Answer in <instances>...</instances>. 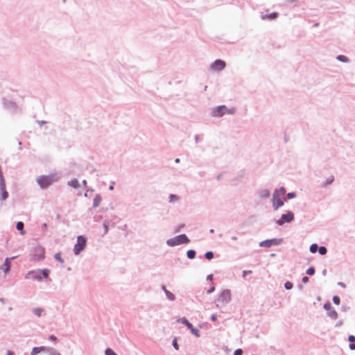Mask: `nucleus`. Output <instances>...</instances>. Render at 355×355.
<instances>
[{
  "instance_id": "obj_25",
  "label": "nucleus",
  "mask_w": 355,
  "mask_h": 355,
  "mask_svg": "<svg viewBox=\"0 0 355 355\" xmlns=\"http://www.w3.org/2000/svg\"><path fill=\"white\" fill-rule=\"evenodd\" d=\"M205 258H206V259H209V260H211V259H213V257H214V254H213V252H207L205 253Z\"/></svg>"
},
{
  "instance_id": "obj_8",
  "label": "nucleus",
  "mask_w": 355,
  "mask_h": 355,
  "mask_svg": "<svg viewBox=\"0 0 355 355\" xmlns=\"http://www.w3.org/2000/svg\"><path fill=\"white\" fill-rule=\"evenodd\" d=\"M231 300V292L230 290H225L221 292L218 301L222 304H227Z\"/></svg>"
},
{
  "instance_id": "obj_36",
  "label": "nucleus",
  "mask_w": 355,
  "mask_h": 355,
  "mask_svg": "<svg viewBox=\"0 0 355 355\" xmlns=\"http://www.w3.org/2000/svg\"><path fill=\"white\" fill-rule=\"evenodd\" d=\"M243 351L241 349H238L234 352V355H242Z\"/></svg>"
},
{
  "instance_id": "obj_26",
  "label": "nucleus",
  "mask_w": 355,
  "mask_h": 355,
  "mask_svg": "<svg viewBox=\"0 0 355 355\" xmlns=\"http://www.w3.org/2000/svg\"><path fill=\"white\" fill-rule=\"evenodd\" d=\"M319 253L322 255H324L327 253V249L324 246H321L318 248Z\"/></svg>"
},
{
  "instance_id": "obj_29",
  "label": "nucleus",
  "mask_w": 355,
  "mask_h": 355,
  "mask_svg": "<svg viewBox=\"0 0 355 355\" xmlns=\"http://www.w3.org/2000/svg\"><path fill=\"white\" fill-rule=\"evenodd\" d=\"M284 287L287 289V290H289V289H291L293 288V284L290 282H286L285 284H284Z\"/></svg>"
},
{
  "instance_id": "obj_15",
  "label": "nucleus",
  "mask_w": 355,
  "mask_h": 355,
  "mask_svg": "<svg viewBox=\"0 0 355 355\" xmlns=\"http://www.w3.org/2000/svg\"><path fill=\"white\" fill-rule=\"evenodd\" d=\"M349 341L351 343L349 345V348L352 350L355 349V336L353 335H351L349 336Z\"/></svg>"
},
{
  "instance_id": "obj_21",
  "label": "nucleus",
  "mask_w": 355,
  "mask_h": 355,
  "mask_svg": "<svg viewBox=\"0 0 355 355\" xmlns=\"http://www.w3.org/2000/svg\"><path fill=\"white\" fill-rule=\"evenodd\" d=\"M54 258L58 261L60 263H61L62 264H63L64 263V260L61 257V253L60 252H58L56 253L55 255H54Z\"/></svg>"
},
{
  "instance_id": "obj_6",
  "label": "nucleus",
  "mask_w": 355,
  "mask_h": 355,
  "mask_svg": "<svg viewBox=\"0 0 355 355\" xmlns=\"http://www.w3.org/2000/svg\"><path fill=\"white\" fill-rule=\"evenodd\" d=\"M87 238L85 236H78L77 238V243L74 245L73 251L76 254H80L87 245Z\"/></svg>"
},
{
  "instance_id": "obj_31",
  "label": "nucleus",
  "mask_w": 355,
  "mask_h": 355,
  "mask_svg": "<svg viewBox=\"0 0 355 355\" xmlns=\"http://www.w3.org/2000/svg\"><path fill=\"white\" fill-rule=\"evenodd\" d=\"M4 265L6 266V268H4V270L6 272H8L10 270V265H9V262H8V259H6Z\"/></svg>"
},
{
  "instance_id": "obj_28",
  "label": "nucleus",
  "mask_w": 355,
  "mask_h": 355,
  "mask_svg": "<svg viewBox=\"0 0 355 355\" xmlns=\"http://www.w3.org/2000/svg\"><path fill=\"white\" fill-rule=\"evenodd\" d=\"M105 355H117L112 349H107L105 350Z\"/></svg>"
},
{
  "instance_id": "obj_2",
  "label": "nucleus",
  "mask_w": 355,
  "mask_h": 355,
  "mask_svg": "<svg viewBox=\"0 0 355 355\" xmlns=\"http://www.w3.org/2000/svg\"><path fill=\"white\" fill-rule=\"evenodd\" d=\"M58 180L55 175H42L37 179V182L42 188H46Z\"/></svg>"
},
{
  "instance_id": "obj_42",
  "label": "nucleus",
  "mask_w": 355,
  "mask_h": 355,
  "mask_svg": "<svg viewBox=\"0 0 355 355\" xmlns=\"http://www.w3.org/2000/svg\"><path fill=\"white\" fill-rule=\"evenodd\" d=\"M251 272H252L251 270H248V271L244 270L243 272V276L246 275L247 274H250Z\"/></svg>"
},
{
  "instance_id": "obj_43",
  "label": "nucleus",
  "mask_w": 355,
  "mask_h": 355,
  "mask_svg": "<svg viewBox=\"0 0 355 355\" xmlns=\"http://www.w3.org/2000/svg\"><path fill=\"white\" fill-rule=\"evenodd\" d=\"M216 318H217L216 315H212L211 316V319L212 321H215L216 320Z\"/></svg>"
},
{
  "instance_id": "obj_45",
  "label": "nucleus",
  "mask_w": 355,
  "mask_h": 355,
  "mask_svg": "<svg viewBox=\"0 0 355 355\" xmlns=\"http://www.w3.org/2000/svg\"><path fill=\"white\" fill-rule=\"evenodd\" d=\"M265 245H266V241L260 243V246H265Z\"/></svg>"
},
{
  "instance_id": "obj_23",
  "label": "nucleus",
  "mask_w": 355,
  "mask_h": 355,
  "mask_svg": "<svg viewBox=\"0 0 355 355\" xmlns=\"http://www.w3.org/2000/svg\"><path fill=\"white\" fill-rule=\"evenodd\" d=\"M337 59L343 62H348V58L346 56L343 55H338Z\"/></svg>"
},
{
  "instance_id": "obj_32",
  "label": "nucleus",
  "mask_w": 355,
  "mask_h": 355,
  "mask_svg": "<svg viewBox=\"0 0 355 355\" xmlns=\"http://www.w3.org/2000/svg\"><path fill=\"white\" fill-rule=\"evenodd\" d=\"M169 198H170L169 201L171 202H173V200H178L179 199L178 196H177L176 195H173V194H171Z\"/></svg>"
},
{
  "instance_id": "obj_14",
  "label": "nucleus",
  "mask_w": 355,
  "mask_h": 355,
  "mask_svg": "<svg viewBox=\"0 0 355 355\" xmlns=\"http://www.w3.org/2000/svg\"><path fill=\"white\" fill-rule=\"evenodd\" d=\"M102 200V198L100 195H96L93 200V207H97L99 206Z\"/></svg>"
},
{
  "instance_id": "obj_19",
  "label": "nucleus",
  "mask_w": 355,
  "mask_h": 355,
  "mask_svg": "<svg viewBox=\"0 0 355 355\" xmlns=\"http://www.w3.org/2000/svg\"><path fill=\"white\" fill-rule=\"evenodd\" d=\"M164 292L166 293V297H168V299L169 300L173 301V300H175V295L172 293H171L170 291L166 290L165 288H164Z\"/></svg>"
},
{
  "instance_id": "obj_20",
  "label": "nucleus",
  "mask_w": 355,
  "mask_h": 355,
  "mask_svg": "<svg viewBox=\"0 0 355 355\" xmlns=\"http://www.w3.org/2000/svg\"><path fill=\"white\" fill-rule=\"evenodd\" d=\"M16 227L18 230L21 231V234H24V232L23 231L24 229V223L22 222H18L17 223Z\"/></svg>"
},
{
  "instance_id": "obj_47",
  "label": "nucleus",
  "mask_w": 355,
  "mask_h": 355,
  "mask_svg": "<svg viewBox=\"0 0 355 355\" xmlns=\"http://www.w3.org/2000/svg\"><path fill=\"white\" fill-rule=\"evenodd\" d=\"M175 162L176 163H179V162H180V159H179L178 158H177V159L175 160Z\"/></svg>"
},
{
  "instance_id": "obj_33",
  "label": "nucleus",
  "mask_w": 355,
  "mask_h": 355,
  "mask_svg": "<svg viewBox=\"0 0 355 355\" xmlns=\"http://www.w3.org/2000/svg\"><path fill=\"white\" fill-rule=\"evenodd\" d=\"M333 302L334 304L338 305L340 304V298L337 296L333 297Z\"/></svg>"
},
{
  "instance_id": "obj_11",
  "label": "nucleus",
  "mask_w": 355,
  "mask_h": 355,
  "mask_svg": "<svg viewBox=\"0 0 355 355\" xmlns=\"http://www.w3.org/2000/svg\"><path fill=\"white\" fill-rule=\"evenodd\" d=\"M26 278H31L33 279H37L38 281L42 280V276L40 273V270L38 271H30L27 273Z\"/></svg>"
},
{
  "instance_id": "obj_39",
  "label": "nucleus",
  "mask_w": 355,
  "mask_h": 355,
  "mask_svg": "<svg viewBox=\"0 0 355 355\" xmlns=\"http://www.w3.org/2000/svg\"><path fill=\"white\" fill-rule=\"evenodd\" d=\"M302 282H303V283H306V282H308V281H309V277L305 276V277H304L302 278Z\"/></svg>"
},
{
  "instance_id": "obj_9",
  "label": "nucleus",
  "mask_w": 355,
  "mask_h": 355,
  "mask_svg": "<svg viewBox=\"0 0 355 355\" xmlns=\"http://www.w3.org/2000/svg\"><path fill=\"white\" fill-rule=\"evenodd\" d=\"M293 219V214L292 212H288L286 214H283L279 220L277 221V223L279 225H284L285 223H289Z\"/></svg>"
},
{
  "instance_id": "obj_46",
  "label": "nucleus",
  "mask_w": 355,
  "mask_h": 355,
  "mask_svg": "<svg viewBox=\"0 0 355 355\" xmlns=\"http://www.w3.org/2000/svg\"><path fill=\"white\" fill-rule=\"evenodd\" d=\"M7 355H12V353L9 351V352H7Z\"/></svg>"
},
{
  "instance_id": "obj_1",
  "label": "nucleus",
  "mask_w": 355,
  "mask_h": 355,
  "mask_svg": "<svg viewBox=\"0 0 355 355\" xmlns=\"http://www.w3.org/2000/svg\"><path fill=\"white\" fill-rule=\"evenodd\" d=\"M44 254V248L41 245H37L33 248L31 257L33 260L40 261L45 258Z\"/></svg>"
},
{
  "instance_id": "obj_5",
  "label": "nucleus",
  "mask_w": 355,
  "mask_h": 355,
  "mask_svg": "<svg viewBox=\"0 0 355 355\" xmlns=\"http://www.w3.org/2000/svg\"><path fill=\"white\" fill-rule=\"evenodd\" d=\"M189 242V239L185 234H180L173 239H168L166 243L170 246H175L183 243H187Z\"/></svg>"
},
{
  "instance_id": "obj_3",
  "label": "nucleus",
  "mask_w": 355,
  "mask_h": 355,
  "mask_svg": "<svg viewBox=\"0 0 355 355\" xmlns=\"http://www.w3.org/2000/svg\"><path fill=\"white\" fill-rule=\"evenodd\" d=\"M285 189L281 188L279 191H276L272 196V204L275 209L282 206L284 202L282 200V197L284 196Z\"/></svg>"
},
{
  "instance_id": "obj_48",
  "label": "nucleus",
  "mask_w": 355,
  "mask_h": 355,
  "mask_svg": "<svg viewBox=\"0 0 355 355\" xmlns=\"http://www.w3.org/2000/svg\"><path fill=\"white\" fill-rule=\"evenodd\" d=\"M55 355H60V354H55Z\"/></svg>"
},
{
  "instance_id": "obj_16",
  "label": "nucleus",
  "mask_w": 355,
  "mask_h": 355,
  "mask_svg": "<svg viewBox=\"0 0 355 355\" xmlns=\"http://www.w3.org/2000/svg\"><path fill=\"white\" fill-rule=\"evenodd\" d=\"M40 273L41 274L42 279L47 278L50 273V270L49 269L40 270Z\"/></svg>"
},
{
  "instance_id": "obj_27",
  "label": "nucleus",
  "mask_w": 355,
  "mask_h": 355,
  "mask_svg": "<svg viewBox=\"0 0 355 355\" xmlns=\"http://www.w3.org/2000/svg\"><path fill=\"white\" fill-rule=\"evenodd\" d=\"M34 313L38 316H41L42 315V309H40V308H37V309H35L33 310Z\"/></svg>"
},
{
  "instance_id": "obj_13",
  "label": "nucleus",
  "mask_w": 355,
  "mask_h": 355,
  "mask_svg": "<svg viewBox=\"0 0 355 355\" xmlns=\"http://www.w3.org/2000/svg\"><path fill=\"white\" fill-rule=\"evenodd\" d=\"M282 241V239H268V248L272 246V245H277L280 244Z\"/></svg>"
},
{
  "instance_id": "obj_44",
  "label": "nucleus",
  "mask_w": 355,
  "mask_h": 355,
  "mask_svg": "<svg viewBox=\"0 0 355 355\" xmlns=\"http://www.w3.org/2000/svg\"><path fill=\"white\" fill-rule=\"evenodd\" d=\"M105 233H107L108 231V226L106 224H104Z\"/></svg>"
},
{
  "instance_id": "obj_34",
  "label": "nucleus",
  "mask_w": 355,
  "mask_h": 355,
  "mask_svg": "<svg viewBox=\"0 0 355 355\" xmlns=\"http://www.w3.org/2000/svg\"><path fill=\"white\" fill-rule=\"evenodd\" d=\"M277 16V12H272V13H270V15H268V18L269 19H275L276 18Z\"/></svg>"
},
{
  "instance_id": "obj_12",
  "label": "nucleus",
  "mask_w": 355,
  "mask_h": 355,
  "mask_svg": "<svg viewBox=\"0 0 355 355\" xmlns=\"http://www.w3.org/2000/svg\"><path fill=\"white\" fill-rule=\"evenodd\" d=\"M48 350L46 347H33L31 350V355H37V354Z\"/></svg>"
},
{
  "instance_id": "obj_18",
  "label": "nucleus",
  "mask_w": 355,
  "mask_h": 355,
  "mask_svg": "<svg viewBox=\"0 0 355 355\" xmlns=\"http://www.w3.org/2000/svg\"><path fill=\"white\" fill-rule=\"evenodd\" d=\"M69 185L73 188H78L80 186L79 182L76 179L72 180L70 182H69Z\"/></svg>"
},
{
  "instance_id": "obj_7",
  "label": "nucleus",
  "mask_w": 355,
  "mask_h": 355,
  "mask_svg": "<svg viewBox=\"0 0 355 355\" xmlns=\"http://www.w3.org/2000/svg\"><path fill=\"white\" fill-rule=\"evenodd\" d=\"M178 322H181V323L185 324L191 330V332L193 335H195L196 337H200V331L197 329L193 327L192 324L191 322H189L186 318H180V319L178 320Z\"/></svg>"
},
{
  "instance_id": "obj_38",
  "label": "nucleus",
  "mask_w": 355,
  "mask_h": 355,
  "mask_svg": "<svg viewBox=\"0 0 355 355\" xmlns=\"http://www.w3.org/2000/svg\"><path fill=\"white\" fill-rule=\"evenodd\" d=\"M295 196V194L294 193H289L288 194V198H294Z\"/></svg>"
},
{
  "instance_id": "obj_10",
  "label": "nucleus",
  "mask_w": 355,
  "mask_h": 355,
  "mask_svg": "<svg viewBox=\"0 0 355 355\" xmlns=\"http://www.w3.org/2000/svg\"><path fill=\"white\" fill-rule=\"evenodd\" d=\"M226 66L225 62L222 60H216L211 66V69L213 71H220L223 69Z\"/></svg>"
},
{
  "instance_id": "obj_40",
  "label": "nucleus",
  "mask_w": 355,
  "mask_h": 355,
  "mask_svg": "<svg viewBox=\"0 0 355 355\" xmlns=\"http://www.w3.org/2000/svg\"><path fill=\"white\" fill-rule=\"evenodd\" d=\"M333 180H334V178L333 177H331L330 178H329L327 180V184H331L333 182Z\"/></svg>"
},
{
  "instance_id": "obj_37",
  "label": "nucleus",
  "mask_w": 355,
  "mask_h": 355,
  "mask_svg": "<svg viewBox=\"0 0 355 355\" xmlns=\"http://www.w3.org/2000/svg\"><path fill=\"white\" fill-rule=\"evenodd\" d=\"M331 304H329V303L325 304L324 305V308L326 310H327V311H329V310L331 309Z\"/></svg>"
},
{
  "instance_id": "obj_24",
  "label": "nucleus",
  "mask_w": 355,
  "mask_h": 355,
  "mask_svg": "<svg viewBox=\"0 0 355 355\" xmlns=\"http://www.w3.org/2000/svg\"><path fill=\"white\" fill-rule=\"evenodd\" d=\"M318 245L317 244H312L311 246H310V251L312 253H315L316 252V251L318 250Z\"/></svg>"
},
{
  "instance_id": "obj_30",
  "label": "nucleus",
  "mask_w": 355,
  "mask_h": 355,
  "mask_svg": "<svg viewBox=\"0 0 355 355\" xmlns=\"http://www.w3.org/2000/svg\"><path fill=\"white\" fill-rule=\"evenodd\" d=\"M306 273L309 275H313L315 273V269L311 267V268H308V270H306Z\"/></svg>"
},
{
  "instance_id": "obj_35",
  "label": "nucleus",
  "mask_w": 355,
  "mask_h": 355,
  "mask_svg": "<svg viewBox=\"0 0 355 355\" xmlns=\"http://www.w3.org/2000/svg\"><path fill=\"white\" fill-rule=\"evenodd\" d=\"M173 345L174 348H175L176 350H178L179 347H178V343H177L176 339H174V340H173Z\"/></svg>"
},
{
  "instance_id": "obj_41",
  "label": "nucleus",
  "mask_w": 355,
  "mask_h": 355,
  "mask_svg": "<svg viewBox=\"0 0 355 355\" xmlns=\"http://www.w3.org/2000/svg\"><path fill=\"white\" fill-rule=\"evenodd\" d=\"M56 339H57L56 337L53 335L49 337V340H51L52 341H55V340H56Z\"/></svg>"
},
{
  "instance_id": "obj_17",
  "label": "nucleus",
  "mask_w": 355,
  "mask_h": 355,
  "mask_svg": "<svg viewBox=\"0 0 355 355\" xmlns=\"http://www.w3.org/2000/svg\"><path fill=\"white\" fill-rule=\"evenodd\" d=\"M328 315L334 320L337 319L338 317V313L335 310H329Z\"/></svg>"
},
{
  "instance_id": "obj_22",
  "label": "nucleus",
  "mask_w": 355,
  "mask_h": 355,
  "mask_svg": "<svg viewBox=\"0 0 355 355\" xmlns=\"http://www.w3.org/2000/svg\"><path fill=\"white\" fill-rule=\"evenodd\" d=\"M187 257L189 259H193L195 257V255H196V252L193 250H189L187 251Z\"/></svg>"
},
{
  "instance_id": "obj_4",
  "label": "nucleus",
  "mask_w": 355,
  "mask_h": 355,
  "mask_svg": "<svg viewBox=\"0 0 355 355\" xmlns=\"http://www.w3.org/2000/svg\"><path fill=\"white\" fill-rule=\"evenodd\" d=\"M235 112V108L227 109L225 105H220L214 109L212 115L216 117H220L225 114H232Z\"/></svg>"
}]
</instances>
